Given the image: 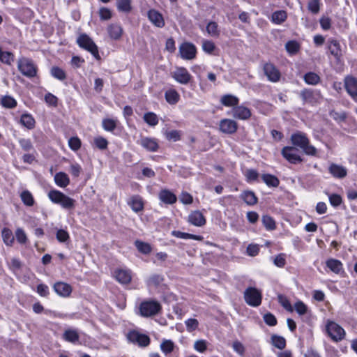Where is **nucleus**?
<instances>
[{
    "label": "nucleus",
    "instance_id": "obj_1",
    "mask_svg": "<svg viewBox=\"0 0 357 357\" xmlns=\"http://www.w3.org/2000/svg\"><path fill=\"white\" fill-rule=\"evenodd\" d=\"M290 139L293 146L296 149L300 148L306 155L311 156L317 155V149L310 144V140L305 133L298 131L291 135Z\"/></svg>",
    "mask_w": 357,
    "mask_h": 357
},
{
    "label": "nucleus",
    "instance_id": "obj_2",
    "mask_svg": "<svg viewBox=\"0 0 357 357\" xmlns=\"http://www.w3.org/2000/svg\"><path fill=\"white\" fill-rule=\"evenodd\" d=\"M47 196L52 203L60 205L66 210H72L75 206V200L59 190H52Z\"/></svg>",
    "mask_w": 357,
    "mask_h": 357
},
{
    "label": "nucleus",
    "instance_id": "obj_3",
    "mask_svg": "<svg viewBox=\"0 0 357 357\" xmlns=\"http://www.w3.org/2000/svg\"><path fill=\"white\" fill-rule=\"evenodd\" d=\"M18 70L25 77L33 78L36 76L38 67L33 61L29 58L22 57L17 61Z\"/></svg>",
    "mask_w": 357,
    "mask_h": 357
},
{
    "label": "nucleus",
    "instance_id": "obj_4",
    "mask_svg": "<svg viewBox=\"0 0 357 357\" xmlns=\"http://www.w3.org/2000/svg\"><path fill=\"white\" fill-rule=\"evenodd\" d=\"M77 43L80 47L89 52L96 59H100L97 45L86 33H82L77 38Z\"/></svg>",
    "mask_w": 357,
    "mask_h": 357
},
{
    "label": "nucleus",
    "instance_id": "obj_5",
    "mask_svg": "<svg viewBox=\"0 0 357 357\" xmlns=\"http://www.w3.org/2000/svg\"><path fill=\"white\" fill-rule=\"evenodd\" d=\"M244 299L249 305L258 307L261 303V293L255 287H248L244 291Z\"/></svg>",
    "mask_w": 357,
    "mask_h": 357
},
{
    "label": "nucleus",
    "instance_id": "obj_6",
    "mask_svg": "<svg viewBox=\"0 0 357 357\" xmlns=\"http://www.w3.org/2000/svg\"><path fill=\"white\" fill-rule=\"evenodd\" d=\"M326 331L331 338L335 342H339L345 337V331L337 323L328 321L326 324Z\"/></svg>",
    "mask_w": 357,
    "mask_h": 357
},
{
    "label": "nucleus",
    "instance_id": "obj_7",
    "mask_svg": "<svg viewBox=\"0 0 357 357\" xmlns=\"http://www.w3.org/2000/svg\"><path fill=\"white\" fill-rule=\"evenodd\" d=\"M161 310L160 303L157 301H144L140 304L139 311L143 317H151L159 312Z\"/></svg>",
    "mask_w": 357,
    "mask_h": 357
},
{
    "label": "nucleus",
    "instance_id": "obj_8",
    "mask_svg": "<svg viewBox=\"0 0 357 357\" xmlns=\"http://www.w3.org/2000/svg\"><path fill=\"white\" fill-rule=\"evenodd\" d=\"M299 96L303 100V103L314 105L319 102L321 98V93L319 91L313 90L311 89H303Z\"/></svg>",
    "mask_w": 357,
    "mask_h": 357
},
{
    "label": "nucleus",
    "instance_id": "obj_9",
    "mask_svg": "<svg viewBox=\"0 0 357 357\" xmlns=\"http://www.w3.org/2000/svg\"><path fill=\"white\" fill-rule=\"evenodd\" d=\"M298 149L294 146H284L282 151V155L291 164H298L303 162V158L297 153Z\"/></svg>",
    "mask_w": 357,
    "mask_h": 357
},
{
    "label": "nucleus",
    "instance_id": "obj_10",
    "mask_svg": "<svg viewBox=\"0 0 357 357\" xmlns=\"http://www.w3.org/2000/svg\"><path fill=\"white\" fill-rule=\"evenodd\" d=\"M178 52L182 59L191 60L196 56L197 50L192 43L185 42L180 45Z\"/></svg>",
    "mask_w": 357,
    "mask_h": 357
},
{
    "label": "nucleus",
    "instance_id": "obj_11",
    "mask_svg": "<svg viewBox=\"0 0 357 357\" xmlns=\"http://www.w3.org/2000/svg\"><path fill=\"white\" fill-rule=\"evenodd\" d=\"M127 337L130 342L137 344L139 347H147L150 344V338L148 335L141 334L135 331L129 332Z\"/></svg>",
    "mask_w": 357,
    "mask_h": 357
},
{
    "label": "nucleus",
    "instance_id": "obj_12",
    "mask_svg": "<svg viewBox=\"0 0 357 357\" xmlns=\"http://www.w3.org/2000/svg\"><path fill=\"white\" fill-rule=\"evenodd\" d=\"M263 70L269 81L272 82H277L280 80L281 77L280 72L273 63H265L264 65Z\"/></svg>",
    "mask_w": 357,
    "mask_h": 357
},
{
    "label": "nucleus",
    "instance_id": "obj_13",
    "mask_svg": "<svg viewBox=\"0 0 357 357\" xmlns=\"http://www.w3.org/2000/svg\"><path fill=\"white\" fill-rule=\"evenodd\" d=\"M173 78L180 84H187L190 82L192 76L185 68H176L172 73Z\"/></svg>",
    "mask_w": 357,
    "mask_h": 357
},
{
    "label": "nucleus",
    "instance_id": "obj_14",
    "mask_svg": "<svg viewBox=\"0 0 357 357\" xmlns=\"http://www.w3.org/2000/svg\"><path fill=\"white\" fill-rule=\"evenodd\" d=\"M219 128L222 132L231 135L236 132L238 124L234 120L224 119L220 121Z\"/></svg>",
    "mask_w": 357,
    "mask_h": 357
},
{
    "label": "nucleus",
    "instance_id": "obj_15",
    "mask_svg": "<svg viewBox=\"0 0 357 357\" xmlns=\"http://www.w3.org/2000/svg\"><path fill=\"white\" fill-rule=\"evenodd\" d=\"M344 86L347 93L354 98H357V79L349 76L344 79Z\"/></svg>",
    "mask_w": 357,
    "mask_h": 357
},
{
    "label": "nucleus",
    "instance_id": "obj_16",
    "mask_svg": "<svg viewBox=\"0 0 357 357\" xmlns=\"http://www.w3.org/2000/svg\"><path fill=\"white\" fill-rule=\"evenodd\" d=\"M147 16L151 22L155 26L162 28L165 26V20L162 14L155 9L149 10Z\"/></svg>",
    "mask_w": 357,
    "mask_h": 357
},
{
    "label": "nucleus",
    "instance_id": "obj_17",
    "mask_svg": "<svg viewBox=\"0 0 357 357\" xmlns=\"http://www.w3.org/2000/svg\"><path fill=\"white\" fill-rule=\"evenodd\" d=\"M231 112L233 117L241 120H247L251 116L250 110L243 105L234 107Z\"/></svg>",
    "mask_w": 357,
    "mask_h": 357
},
{
    "label": "nucleus",
    "instance_id": "obj_18",
    "mask_svg": "<svg viewBox=\"0 0 357 357\" xmlns=\"http://www.w3.org/2000/svg\"><path fill=\"white\" fill-rule=\"evenodd\" d=\"M53 289L58 295L63 297L70 296L72 292L70 285L63 282H56L53 286Z\"/></svg>",
    "mask_w": 357,
    "mask_h": 357
},
{
    "label": "nucleus",
    "instance_id": "obj_19",
    "mask_svg": "<svg viewBox=\"0 0 357 357\" xmlns=\"http://www.w3.org/2000/svg\"><path fill=\"white\" fill-rule=\"evenodd\" d=\"M188 222L195 226L202 227L206 224V219L199 211H195L188 215Z\"/></svg>",
    "mask_w": 357,
    "mask_h": 357
},
{
    "label": "nucleus",
    "instance_id": "obj_20",
    "mask_svg": "<svg viewBox=\"0 0 357 357\" xmlns=\"http://www.w3.org/2000/svg\"><path fill=\"white\" fill-rule=\"evenodd\" d=\"M329 172L335 177L337 178H343L347 174V169L342 165L333 163L328 168Z\"/></svg>",
    "mask_w": 357,
    "mask_h": 357
},
{
    "label": "nucleus",
    "instance_id": "obj_21",
    "mask_svg": "<svg viewBox=\"0 0 357 357\" xmlns=\"http://www.w3.org/2000/svg\"><path fill=\"white\" fill-rule=\"evenodd\" d=\"M114 276L116 280L121 284H128L132 279L130 271L125 269L116 270Z\"/></svg>",
    "mask_w": 357,
    "mask_h": 357
},
{
    "label": "nucleus",
    "instance_id": "obj_22",
    "mask_svg": "<svg viewBox=\"0 0 357 357\" xmlns=\"http://www.w3.org/2000/svg\"><path fill=\"white\" fill-rule=\"evenodd\" d=\"M139 144L147 151L152 152L156 151L159 147L156 139L150 137H142Z\"/></svg>",
    "mask_w": 357,
    "mask_h": 357
},
{
    "label": "nucleus",
    "instance_id": "obj_23",
    "mask_svg": "<svg viewBox=\"0 0 357 357\" xmlns=\"http://www.w3.org/2000/svg\"><path fill=\"white\" fill-rule=\"evenodd\" d=\"M328 48L330 53L337 60L342 56V50L340 43L335 39L328 40Z\"/></svg>",
    "mask_w": 357,
    "mask_h": 357
},
{
    "label": "nucleus",
    "instance_id": "obj_24",
    "mask_svg": "<svg viewBox=\"0 0 357 357\" xmlns=\"http://www.w3.org/2000/svg\"><path fill=\"white\" fill-rule=\"evenodd\" d=\"M128 204L135 213L142 211L144 209V203L142 199L139 195H134L128 201Z\"/></svg>",
    "mask_w": 357,
    "mask_h": 357
},
{
    "label": "nucleus",
    "instance_id": "obj_25",
    "mask_svg": "<svg viewBox=\"0 0 357 357\" xmlns=\"http://www.w3.org/2000/svg\"><path fill=\"white\" fill-rule=\"evenodd\" d=\"M159 198L162 202L168 204H173L176 202V195L167 190H161L159 193Z\"/></svg>",
    "mask_w": 357,
    "mask_h": 357
},
{
    "label": "nucleus",
    "instance_id": "obj_26",
    "mask_svg": "<svg viewBox=\"0 0 357 357\" xmlns=\"http://www.w3.org/2000/svg\"><path fill=\"white\" fill-rule=\"evenodd\" d=\"M241 198L249 206H253L258 202L255 192L251 190H245L241 195Z\"/></svg>",
    "mask_w": 357,
    "mask_h": 357
},
{
    "label": "nucleus",
    "instance_id": "obj_27",
    "mask_svg": "<svg viewBox=\"0 0 357 357\" xmlns=\"http://www.w3.org/2000/svg\"><path fill=\"white\" fill-rule=\"evenodd\" d=\"M54 181L58 186L66 188L70 183V178L66 173L60 172L55 174Z\"/></svg>",
    "mask_w": 357,
    "mask_h": 357
},
{
    "label": "nucleus",
    "instance_id": "obj_28",
    "mask_svg": "<svg viewBox=\"0 0 357 357\" xmlns=\"http://www.w3.org/2000/svg\"><path fill=\"white\" fill-rule=\"evenodd\" d=\"M108 33L111 38L117 40L122 35V28L119 24H112L107 28Z\"/></svg>",
    "mask_w": 357,
    "mask_h": 357
},
{
    "label": "nucleus",
    "instance_id": "obj_29",
    "mask_svg": "<svg viewBox=\"0 0 357 357\" xmlns=\"http://www.w3.org/2000/svg\"><path fill=\"white\" fill-rule=\"evenodd\" d=\"M238 102V98L231 94L225 95L220 99V102L226 107H236Z\"/></svg>",
    "mask_w": 357,
    "mask_h": 357
},
{
    "label": "nucleus",
    "instance_id": "obj_30",
    "mask_svg": "<svg viewBox=\"0 0 357 357\" xmlns=\"http://www.w3.org/2000/svg\"><path fill=\"white\" fill-rule=\"evenodd\" d=\"M172 235L174 237L182 238V239H194L197 241L203 240V237L202 236L191 234L188 233L182 232L177 230H174L172 231Z\"/></svg>",
    "mask_w": 357,
    "mask_h": 357
},
{
    "label": "nucleus",
    "instance_id": "obj_31",
    "mask_svg": "<svg viewBox=\"0 0 357 357\" xmlns=\"http://www.w3.org/2000/svg\"><path fill=\"white\" fill-rule=\"evenodd\" d=\"M327 267L335 273H339L342 269V264L337 259H330L326 261Z\"/></svg>",
    "mask_w": 357,
    "mask_h": 357
},
{
    "label": "nucleus",
    "instance_id": "obj_32",
    "mask_svg": "<svg viewBox=\"0 0 357 357\" xmlns=\"http://www.w3.org/2000/svg\"><path fill=\"white\" fill-rule=\"evenodd\" d=\"M63 337L66 341L74 343L79 340V336L75 330L68 329L65 331Z\"/></svg>",
    "mask_w": 357,
    "mask_h": 357
},
{
    "label": "nucleus",
    "instance_id": "obj_33",
    "mask_svg": "<svg viewBox=\"0 0 357 357\" xmlns=\"http://www.w3.org/2000/svg\"><path fill=\"white\" fill-rule=\"evenodd\" d=\"M263 181L269 187H278L279 185V179L271 174H263L261 176Z\"/></svg>",
    "mask_w": 357,
    "mask_h": 357
},
{
    "label": "nucleus",
    "instance_id": "obj_34",
    "mask_svg": "<svg viewBox=\"0 0 357 357\" xmlns=\"http://www.w3.org/2000/svg\"><path fill=\"white\" fill-rule=\"evenodd\" d=\"M303 79L305 83L310 85H316L320 82V77L313 72L305 74Z\"/></svg>",
    "mask_w": 357,
    "mask_h": 357
},
{
    "label": "nucleus",
    "instance_id": "obj_35",
    "mask_svg": "<svg viewBox=\"0 0 357 357\" xmlns=\"http://www.w3.org/2000/svg\"><path fill=\"white\" fill-rule=\"evenodd\" d=\"M20 123L28 129H32L35 126L34 119L31 115L28 114H24L21 116Z\"/></svg>",
    "mask_w": 357,
    "mask_h": 357
},
{
    "label": "nucleus",
    "instance_id": "obj_36",
    "mask_svg": "<svg viewBox=\"0 0 357 357\" xmlns=\"http://www.w3.org/2000/svg\"><path fill=\"white\" fill-rule=\"evenodd\" d=\"M287 17V15L284 10H278L272 14V21L277 24H280L284 22Z\"/></svg>",
    "mask_w": 357,
    "mask_h": 357
},
{
    "label": "nucleus",
    "instance_id": "obj_37",
    "mask_svg": "<svg viewBox=\"0 0 357 357\" xmlns=\"http://www.w3.org/2000/svg\"><path fill=\"white\" fill-rule=\"evenodd\" d=\"M1 235L4 243L11 246L14 242V236L12 231L8 228H4L1 231Z\"/></svg>",
    "mask_w": 357,
    "mask_h": 357
},
{
    "label": "nucleus",
    "instance_id": "obj_38",
    "mask_svg": "<svg viewBox=\"0 0 357 357\" xmlns=\"http://www.w3.org/2000/svg\"><path fill=\"white\" fill-rule=\"evenodd\" d=\"M143 119L151 126H155L158 123V118L157 115L151 112L145 113L144 114Z\"/></svg>",
    "mask_w": 357,
    "mask_h": 357
},
{
    "label": "nucleus",
    "instance_id": "obj_39",
    "mask_svg": "<svg viewBox=\"0 0 357 357\" xmlns=\"http://www.w3.org/2000/svg\"><path fill=\"white\" fill-rule=\"evenodd\" d=\"M117 124V120L112 119H104L102 121V126L104 130L109 132H113Z\"/></svg>",
    "mask_w": 357,
    "mask_h": 357
},
{
    "label": "nucleus",
    "instance_id": "obj_40",
    "mask_svg": "<svg viewBox=\"0 0 357 357\" xmlns=\"http://www.w3.org/2000/svg\"><path fill=\"white\" fill-rule=\"evenodd\" d=\"M165 99L169 104H176L179 100V94L175 90H169L165 92Z\"/></svg>",
    "mask_w": 357,
    "mask_h": 357
},
{
    "label": "nucleus",
    "instance_id": "obj_41",
    "mask_svg": "<svg viewBox=\"0 0 357 357\" xmlns=\"http://www.w3.org/2000/svg\"><path fill=\"white\" fill-rule=\"evenodd\" d=\"M272 344L279 349H283L286 346L285 339L279 335H274L271 337Z\"/></svg>",
    "mask_w": 357,
    "mask_h": 357
},
{
    "label": "nucleus",
    "instance_id": "obj_42",
    "mask_svg": "<svg viewBox=\"0 0 357 357\" xmlns=\"http://www.w3.org/2000/svg\"><path fill=\"white\" fill-rule=\"evenodd\" d=\"M117 8L119 11L128 13L131 10L130 0H117Z\"/></svg>",
    "mask_w": 357,
    "mask_h": 357
},
{
    "label": "nucleus",
    "instance_id": "obj_43",
    "mask_svg": "<svg viewBox=\"0 0 357 357\" xmlns=\"http://www.w3.org/2000/svg\"><path fill=\"white\" fill-rule=\"evenodd\" d=\"M174 348V343L170 340H165L162 342L160 349L165 354H170L173 351Z\"/></svg>",
    "mask_w": 357,
    "mask_h": 357
},
{
    "label": "nucleus",
    "instance_id": "obj_44",
    "mask_svg": "<svg viewBox=\"0 0 357 357\" xmlns=\"http://www.w3.org/2000/svg\"><path fill=\"white\" fill-rule=\"evenodd\" d=\"M206 31L210 36H211L213 37H217L220 35V31L218 30V25L215 22H210L207 24Z\"/></svg>",
    "mask_w": 357,
    "mask_h": 357
},
{
    "label": "nucleus",
    "instance_id": "obj_45",
    "mask_svg": "<svg viewBox=\"0 0 357 357\" xmlns=\"http://www.w3.org/2000/svg\"><path fill=\"white\" fill-rule=\"evenodd\" d=\"M21 199L23 203L26 206H31L34 204L33 197L28 190H24L21 193Z\"/></svg>",
    "mask_w": 357,
    "mask_h": 357
},
{
    "label": "nucleus",
    "instance_id": "obj_46",
    "mask_svg": "<svg viewBox=\"0 0 357 357\" xmlns=\"http://www.w3.org/2000/svg\"><path fill=\"white\" fill-rule=\"evenodd\" d=\"M261 221L267 230H273L275 229V222L271 216L263 215Z\"/></svg>",
    "mask_w": 357,
    "mask_h": 357
},
{
    "label": "nucleus",
    "instance_id": "obj_47",
    "mask_svg": "<svg viewBox=\"0 0 357 357\" xmlns=\"http://www.w3.org/2000/svg\"><path fill=\"white\" fill-rule=\"evenodd\" d=\"M135 245L137 248V250L145 255H147L151 252V245L147 243L139 241H135Z\"/></svg>",
    "mask_w": 357,
    "mask_h": 357
},
{
    "label": "nucleus",
    "instance_id": "obj_48",
    "mask_svg": "<svg viewBox=\"0 0 357 357\" xmlns=\"http://www.w3.org/2000/svg\"><path fill=\"white\" fill-rule=\"evenodd\" d=\"M1 105L6 108H14L17 105V101L13 97L6 96L1 99Z\"/></svg>",
    "mask_w": 357,
    "mask_h": 357
},
{
    "label": "nucleus",
    "instance_id": "obj_49",
    "mask_svg": "<svg viewBox=\"0 0 357 357\" xmlns=\"http://www.w3.org/2000/svg\"><path fill=\"white\" fill-rule=\"evenodd\" d=\"M82 145L81 140L77 137H72L68 139V146L74 151H78Z\"/></svg>",
    "mask_w": 357,
    "mask_h": 357
},
{
    "label": "nucleus",
    "instance_id": "obj_50",
    "mask_svg": "<svg viewBox=\"0 0 357 357\" xmlns=\"http://www.w3.org/2000/svg\"><path fill=\"white\" fill-rule=\"evenodd\" d=\"M307 9L313 14H317L320 10V1L310 0L307 3Z\"/></svg>",
    "mask_w": 357,
    "mask_h": 357
},
{
    "label": "nucleus",
    "instance_id": "obj_51",
    "mask_svg": "<svg viewBox=\"0 0 357 357\" xmlns=\"http://www.w3.org/2000/svg\"><path fill=\"white\" fill-rule=\"evenodd\" d=\"M51 75L59 80H63L66 77L65 72L59 67H52L51 69Z\"/></svg>",
    "mask_w": 357,
    "mask_h": 357
},
{
    "label": "nucleus",
    "instance_id": "obj_52",
    "mask_svg": "<svg viewBox=\"0 0 357 357\" xmlns=\"http://www.w3.org/2000/svg\"><path fill=\"white\" fill-rule=\"evenodd\" d=\"M294 309L299 315H304L307 312V305L301 301H298L294 304Z\"/></svg>",
    "mask_w": 357,
    "mask_h": 357
},
{
    "label": "nucleus",
    "instance_id": "obj_53",
    "mask_svg": "<svg viewBox=\"0 0 357 357\" xmlns=\"http://www.w3.org/2000/svg\"><path fill=\"white\" fill-rule=\"evenodd\" d=\"M215 48V44L211 40H204L202 41V50L208 54H211Z\"/></svg>",
    "mask_w": 357,
    "mask_h": 357
},
{
    "label": "nucleus",
    "instance_id": "obj_54",
    "mask_svg": "<svg viewBox=\"0 0 357 357\" xmlns=\"http://www.w3.org/2000/svg\"><path fill=\"white\" fill-rule=\"evenodd\" d=\"M0 61L7 65H11L14 61V55L10 52H3Z\"/></svg>",
    "mask_w": 357,
    "mask_h": 357
},
{
    "label": "nucleus",
    "instance_id": "obj_55",
    "mask_svg": "<svg viewBox=\"0 0 357 357\" xmlns=\"http://www.w3.org/2000/svg\"><path fill=\"white\" fill-rule=\"evenodd\" d=\"M187 331L192 332L196 330L199 326V321L196 319H188L185 321Z\"/></svg>",
    "mask_w": 357,
    "mask_h": 357
},
{
    "label": "nucleus",
    "instance_id": "obj_56",
    "mask_svg": "<svg viewBox=\"0 0 357 357\" xmlns=\"http://www.w3.org/2000/svg\"><path fill=\"white\" fill-rule=\"evenodd\" d=\"M15 237L18 243L21 244H24L27 241V237L24 232V231L21 229L18 228L15 231Z\"/></svg>",
    "mask_w": 357,
    "mask_h": 357
},
{
    "label": "nucleus",
    "instance_id": "obj_57",
    "mask_svg": "<svg viewBox=\"0 0 357 357\" xmlns=\"http://www.w3.org/2000/svg\"><path fill=\"white\" fill-rule=\"evenodd\" d=\"M94 143L97 148L100 150H104L107 148L108 142L102 137H98L94 139Z\"/></svg>",
    "mask_w": 357,
    "mask_h": 357
},
{
    "label": "nucleus",
    "instance_id": "obj_58",
    "mask_svg": "<svg viewBox=\"0 0 357 357\" xmlns=\"http://www.w3.org/2000/svg\"><path fill=\"white\" fill-rule=\"evenodd\" d=\"M278 301L285 310H287V311H289V312L293 311L294 309H293L291 303H289V300L285 296H284L282 295H279L278 296Z\"/></svg>",
    "mask_w": 357,
    "mask_h": 357
},
{
    "label": "nucleus",
    "instance_id": "obj_59",
    "mask_svg": "<svg viewBox=\"0 0 357 357\" xmlns=\"http://www.w3.org/2000/svg\"><path fill=\"white\" fill-rule=\"evenodd\" d=\"M56 239L61 243H65L69 240L70 236L68 233L63 229H59L56 234Z\"/></svg>",
    "mask_w": 357,
    "mask_h": 357
},
{
    "label": "nucleus",
    "instance_id": "obj_60",
    "mask_svg": "<svg viewBox=\"0 0 357 357\" xmlns=\"http://www.w3.org/2000/svg\"><path fill=\"white\" fill-rule=\"evenodd\" d=\"M330 204L334 206H339L342 202V197L337 194H331L328 196Z\"/></svg>",
    "mask_w": 357,
    "mask_h": 357
},
{
    "label": "nucleus",
    "instance_id": "obj_61",
    "mask_svg": "<svg viewBox=\"0 0 357 357\" xmlns=\"http://www.w3.org/2000/svg\"><path fill=\"white\" fill-rule=\"evenodd\" d=\"M99 16L101 20H108L112 17V15L109 8L102 7L99 10Z\"/></svg>",
    "mask_w": 357,
    "mask_h": 357
},
{
    "label": "nucleus",
    "instance_id": "obj_62",
    "mask_svg": "<svg viewBox=\"0 0 357 357\" xmlns=\"http://www.w3.org/2000/svg\"><path fill=\"white\" fill-rule=\"evenodd\" d=\"M263 318L264 322L268 326H274L277 324V319L270 312L265 314Z\"/></svg>",
    "mask_w": 357,
    "mask_h": 357
},
{
    "label": "nucleus",
    "instance_id": "obj_63",
    "mask_svg": "<svg viewBox=\"0 0 357 357\" xmlns=\"http://www.w3.org/2000/svg\"><path fill=\"white\" fill-rule=\"evenodd\" d=\"M286 50L291 54L296 53L299 50L298 44L295 41H289L285 45Z\"/></svg>",
    "mask_w": 357,
    "mask_h": 357
},
{
    "label": "nucleus",
    "instance_id": "obj_64",
    "mask_svg": "<svg viewBox=\"0 0 357 357\" xmlns=\"http://www.w3.org/2000/svg\"><path fill=\"white\" fill-rule=\"evenodd\" d=\"M19 144H20L21 148L24 151L29 152V151H31L32 149H33V145H32L30 139H20L19 140Z\"/></svg>",
    "mask_w": 357,
    "mask_h": 357
}]
</instances>
